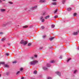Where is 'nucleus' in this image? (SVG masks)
Returning <instances> with one entry per match:
<instances>
[{
    "instance_id": "f257e3e1",
    "label": "nucleus",
    "mask_w": 79,
    "mask_h": 79,
    "mask_svg": "<svg viewBox=\"0 0 79 79\" xmlns=\"http://www.w3.org/2000/svg\"><path fill=\"white\" fill-rule=\"evenodd\" d=\"M20 44H23L24 45H26L27 44V41H25L24 40H22L20 42Z\"/></svg>"
},
{
    "instance_id": "f03ea898",
    "label": "nucleus",
    "mask_w": 79,
    "mask_h": 79,
    "mask_svg": "<svg viewBox=\"0 0 79 79\" xmlns=\"http://www.w3.org/2000/svg\"><path fill=\"white\" fill-rule=\"evenodd\" d=\"M38 63V61L37 60H34L30 62V64L34 65L37 64Z\"/></svg>"
},
{
    "instance_id": "7ed1b4c3",
    "label": "nucleus",
    "mask_w": 79,
    "mask_h": 79,
    "mask_svg": "<svg viewBox=\"0 0 79 79\" xmlns=\"http://www.w3.org/2000/svg\"><path fill=\"white\" fill-rule=\"evenodd\" d=\"M56 74H58V76H61L60 72H56Z\"/></svg>"
},
{
    "instance_id": "20e7f679",
    "label": "nucleus",
    "mask_w": 79,
    "mask_h": 79,
    "mask_svg": "<svg viewBox=\"0 0 79 79\" xmlns=\"http://www.w3.org/2000/svg\"><path fill=\"white\" fill-rule=\"evenodd\" d=\"M45 2V0H40V3H42V2Z\"/></svg>"
},
{
    "instance_id": "39448f33",
    "label": "nucleus",
    "mask_w": 79,
    "mask_h": 79,
    "mask_svg": "<svg viewBox=\"0 0 79 79\" xmlns=\"http://www.w3.org/2000/svg\"><path fill=\"white\" fill-rule=\"evenodd\" d=\"M4 66L5 68H9V65L8 64H6L4 65Z\"/></svg>"
},
{
    "instance_id": "423d86ee",
    "label": "nucleus",
    "mask_w": 79,
    "mask_h": 79,
    "mask_svg": "<svg viewBox=\"0 0 79 79\" xmlns=\"http://www.w3.org/2000/svg\"><path fill=\"white\" fill-rule=\"evenodd\" d=\"M37 6H35V7H32V10H34V9H35V8H37Z\"/></svg>"
},
{
    "instance_id": "0eeeda50",
    "label": "nucleus",
    "mask_w": 79,
    "mask_h": 79,
    "mask_svg": "<svg viewBox=\"0 0 79 79\" xmlns=\"http://www.w3.org/2000/svg\"><path fill=\"white\" fill-rule=\"evenodd\" d=\"M77 34H78V32H74L73 33V35H77Z\"/></svg>"
},
{
    "instance_id": "6e6552de",
    "label": "nucleus",
    "mask_w": 79,
    "mask_h": 79,
    "mask_svg": "<svg viewBox=\"0 0 79 79\" xmlns=\"http://www.w3.org/2000/svg\"><path fill=\"white\" fill-rule=\"evenodd\" d=\"M50 17V16L49 15H48L45 17V19H48V18H49Z\"/></svg>"
},
{
    "instance_id": "1a4fd4ad",
    "label": "nucleus",
    "mask_w": 79,
    "mask_h": 79,
    "mask_svg": "<svg viewBox=\"0 0 79 79\" xmlns=\"http://www.w3.org/2000/svg\"><path fill=\"white\" fill-rule=\"evenodd\" d=\"M55 63V61L53 60H51L50 61V63Z\"/></svg>"
},
{
    "instance_id": "9d476101",
    "label": "nucleus",
    "mask_w": 79,
    "mask_h": 79,
    "mask_svg": "<svg viewBox=\"0 0 79 79\" xmlns=\"http://www.w3.org/2000/svg\"><path fill=\"white\" fill-rule=\"evenodd\" d=\"M62 2V3L63 4H64V3H65V2H66V0H63Z\"/></svg>"
},
{
    "instance_id": "9b49d317",
    "label": "nucleus",
    "mask_w": 79,
    "mask_h": 79,
    "mask_svg": "<svg viewBox=\"0 0 79 79\" xmlns=\"http://www.w3.org/2000/svg\"><path fill=\"white\" fill-rule=\"evenodd\" d=\"M55 25H54V24H52L51 26V27L52 28H54L55 27Z\"/></svg>"
},
{
    "instance_id": "f8f14e48",
    "label": "nucleus",
    "mask_w": 79,
    "mask_h": 79,
    "mask_svg": "<svg viewBox=\"0 0 79 79\" xmlns=\"http://www.w3.org/2000/svg\"><path fill=\"white\" fill-rule=\"evenodd\" d=\"M52 5H56V2H53L52 3Z\"/></svg>"
},
{
    "instance_id": "ddd939ff",
    "label": "nucleus",
    "mask_w": 79,
    "mask_h": 79,
    "mask_svg": "<svg viewBox=\"0 0 79 79\" xmlns=\"http://www.w3.org/2000/svg\"><path fill=\"white\" fill-rule=\"evenodd\" d=\"M67 10H68V11H71V8H68L67 9Z\"/></svg>"
},
{
    "instance_id": "4468645a",
    "label": "nucleus",
    "mask_w": 79,
    "mask_h": 79,
    "mask_svg": "<svg viewBox=\"0 0 79 79\" xmlns=\"http://www.w3.org/2000/svg\"><path fill=\"white\" fill-rule=\"evenodd\" d=\"M53 39H54V37H52V38H50L49 40H53Z\"/></svg>"
},
{
    "instance_id": "2eb2a0df",
    "label": "nucleus",
    "mask_w": 79,
    "mask_h": 79,
    "mask_svg": "<svg viewBox=\"0 0 79 79\" xmlns=\"http://www.w3.org/2000/svg\"><path fill=\"white\" fill-rule=\"evenodd\" d=\"M43 69H44V70H46L47 69V68H46L45 67H44L43 68Z\"/></svg>"
},
{
    "instance_id": "dca6fc26",
    "label": "nucleus",
    "mask_w": 79,
    "mask_h": 79,
    "mask_svg": "<svg viewBox=\"0 0 79 79\" xmlns=\"http://www.w3.org/2000/svg\"><path fill=\"white\" fill-rule=\"evenodd\" d=\"M47 66L48 67H50V66H51V65H50V64H47Z\"/></svg>"
},
{
    "instance_id": "f3484780",
    "label": "nucleus",
    "mask_w": 79,
    "mask_h": 79,
    "mask_svg": "<svg viewBox=\"0 0 79 79\" xmlns=\"http://www.w3.org/2000/svg\"><path fill=\"white\" fill-rule=\"evenodd\" d=\"M1 11H5V9H2L1 10Z\"/></svg>"
},
{
    "instance_id": "a211bd4d",
    "label": "nucleus",
    "mask_w": 79,
    "mask_h": 79,
    "mask_svg": "<svg viewBox=\"0 0 79 79\" xmlns=\"http://www.w3.org/2000/svg\"><path fill=\"white\" fill-rule=\"evenodd\" d=\"M37 71L36 70L34 72V74H37Z\"/></svg>"
},
{
    "instance_id": "6ab92c4d",
    "label": "nucleus",
    "mask_w": 79,
    "mask_h": 79,
    "mask_svg": "<svg viewBox=\"0 0 79 79\" xmlns=\"http://www.w3.org/2000/svg\"><path fill=\"white\" fill-rule=\"evenodd\" d=\"M71 60V58H69V59H68V60H67V62H68L69 60Z\"/></svg>"
},
{
    "instance_id": "aec40b11",
    "label": "nucleus",
    "mask_w": 79,
    "mask_h": 79,
    "mask_svg": "<svg viewBox=\"0 0 79 79\" xmlns=\"http://www.w3.org/2000/svg\"><path fill=\"white\" fill-rule=\"evenodd\" d=\"M31 45H32V44H31V43H29L28 44V46H31Z\"/></svg>"
},
{
    "instance_id": "412c9836",
    "label": "nucleus",
    "mask_w": 79,
    "mask_h": 79,
    "mask_svg": "<svg viewBox=\"0 0 79 79\" xmlns=\"http://www.w3.org/2000/svg\"><path fill=\"white\" fill-rule=\"evenodd\" d=\"M0 64H5V62H1Z\"/></svg>"
},
{
    "instance_id": "4be33fe9",
    "label": "nucleus",
    "mask_w": 79,
    "mask_h": 79,
    "mask_svg": "<svg viewBox=\"0 0 79 79\" xmlns=\"http://www.w3.org/2000/svg\"><path fill=\"white\" fill-rule=\"evenodd\" d=\"M57 11H58V9H56V10L54 11V13H56L57 12Z\"/></svg>"
},
{
    "instance_id": "5701e85b",
    "label": "nucleus",
    "mask_w": 79,
    "mask_h": 79,
    "mask_svg": "<svg viewBox=\"0 0 79 79\" xmlns=\"http://www.w3.org/2000/svg\"><path fill=\"white\" fill-rule=\"evenodd\" d=\"M28 27V26H23V27L24 28H27V27Z\"/></svg>"
},
{
    "instance_id": "b1692460",
    "label": "nucleus",
    "mask_w": 79,
    "mask_h": 79,
    "mask_svg": "<svg viewBox=\"0 0 79 79\" xmlns=\"http://www.w3.org/2000/svg\"><path fill=\"white\" fill-rule=\"evenodd\" d=\"M17 63V61H15L12 62V63Z\"/></svg>"
},
{
    "instance_id": "393cba45",
    "label": "nucleus",
    "mask_w": 79,
    "mask_h": 79,
    "mask_svg": "<svg viewBox=\"0 0 79 79\" xmlns=\"http://www.w3.org/2000/svg\"><path fill=\"white\" fill-rule=\"evenodd\" d=\"M5 40V38H3L2 39V41H4V40Z\"/></svg>"
},
{
    "instance_id": "a878e982",
    "label": "nucleus",
    "mask_w": 79,
    "mask_h": 79,
    "mask_svg": "<svg viewBox=\"0 0 79 79\" xmlns=\"http://www.w3.org/2000/svg\"><path fill=\"white\" fill-rule=\"evenodd\" d=\"M76 15H77L76 13H74L73 14L74 16H76Z\"/></svg>"
},
{
    "instance_id": "bb28decb",
    "label": "nucleus",
    "mask_w": 79,
    "mask_h": 79,
    "mask_svg": "<svg viewBox=\"0 0 79 79\" xmlns=\"http://www.w3.org/2000/svg\"><path fill=\"white\" fill-rule=\"evenodd\" d=\"M58 15H55L54 16V18H58Z\"/></svg>"
},
{
    "instance_id": "cd10ccee",
    "label": "nucleus",
    "mask_w": 79,
    "mask_h": 79,
    "mask_svg": "<svg viewBox=\"0 0 79 79\" xmlns=\"http://www.w3.org/2000/svg\"><path fill=\"white\" fill-rule=\"evenodd\" d=\"M6 24L5 23L3 24L2 26H6Z\"/></svg>"
},
{
    "instance_id": "c85d7f7f",
    "label": "nucleus",
    "mask_w": 79,
    "mask_h": 79,
    "mask_svg": "<svg viewBox=\"0 0 79 79\" xmlns=\"http://www.w3.org/2000/svg\"><path fill=\"white\" fill-rule=\"evenodd\" d=\"M6 75H10V73L9 72H7L6 73Z\"/></svg>"
},
{
    "instance_id": "c756f323",
    "label": "nucleus",
    "mask_w": 79,
    "mask_h": 79,
    "mask_svg": "<svg viewBox=\"0 0 79 79\" xmlns=\"http://www.w3.org/2000/svg\"><path fill=\"white\" fill-rule=\"evenodd\" d=\"M9 3H10V4H13V3L12 2H9Z\"/></svg>"
},
{
    "instance_id": "7c9ffc66",
    "label": "nucleus",
    "mask_w": 79,
    "mask_h": 79,
    "mask_svg": "<svg viewBox=\"0 0 79 79\" xmlns=\"http://www.w3.org/2000/svg\"><path fill=\"white\" fill-rule=\"evenodd\" d=\"M44 21H45V20L44 19H42V22H44Z\"/></svg>"
},
{
    "instance_id": "2f4dec72",
    "label": "nucleus",
    "mask_w": 79,
    "mask_h": 79,
    "mask_svg": "<svg viewBox=\"0 0 79 79\" xmlns=\"http://www.w3.org/2000/svg\"><path fill=\"white\" fill-rule=\"evenodd\" d=\"M23 68H21L20 69V71H23Z\"/></svg>"
},
{
    "instance_id": "473e14b6",
    "label": "nucleus",
    "mask_w": 79,
    "mask_h": 79,
    "mask_svg": "<svg viewBox=\"0 0 79 79\" xmlns=\"http://www.w3.org/2000/svg\"><path fill=\"white\" fill-rule=\"evenodd\" d=\"M76 72H77V70H75L74 71V74H75V73H76Z\"/></svg>"
},
{
    "instance_id": "72a5a7b5",
    "label": "nucleus",
    "mask_w": 79,
    "mask_h": 79,
    "mask_svg": "<svg viewBox=\"0 0 79 79\" xmlns=\"http://www.w3.org/2000/svg\"><path fill=\"white\" fill-rule=\"evenodd\" d=\"M6 56H8L9 55V54L6 53Z\"/></svg>"
},
{
    "instance_id": "f704fd0d",
    "label": "nucleus",
    "mask_w": 79,
    "mask_h": 79,
    "mask_svg": "<svg viewBox=\"0 0 79 79\" xmlns=\"http://www.w3.org/2000/svg\"><path fill=\"white\" fill-rule=\"evenodd\" d=\"M20 73V71H18L16 73V74H19V73Z\"/></svg>"
},
{
    "instance_id": "c9c22d12",
    "label": "nucleus",
    "mask_w": 79,
    "mask_h": 79,
    "mask_svg": "<svg viewBox=\"0 0 79 79\" xmlns=\"http://www.w3.org/2000/svg\"><path fill=\"white\" fill-rule=\"evenodd\" d=\"M48 79H52V78L51 77H48Z\"/></svg>"
},
{
    "instance_id": "e433bc0d",
    "label": "nucleus",
    "mask_w": 79,
    "mask_h": 79,
    "mask_svg": "<svg viewBox=\"0 0 79 79\" xmlns=\"http://www.w3.org/2000/svg\"><path fill=\"white\" fill-rule=\"evenodd\" d=\"M45 15V12H44L43 14V15Z\"/></svg>"
},
{
    "instance_id": "4c0bfd02",
    "label": "nucleus",
    "mask_w": 79,
    "mask_h": 79,
    "mask_svg": "<svg viewBox=\"0 0 79 79\" xmlns=\"http://www.w3.org/2000/svg\"><path fill=\"white\" fill-rule=\"evenodd\" d=\"M45 37H46V35H44L43 36V38H45Z\"/></svg>"
},
{
    "instance_id": "58836bf2",
    "label": "nucleus",
    "mask_w": 79,
    "mask_h": 79,
    "mask_svg": "<svg viewBox=\"0 0 79 79\" xmlns=\"http://www.w3.org/2000/svg\"><path fill=\"white\" fill-rule=\"evenodd\" d=\"M41 28L43 29H44V27H42Z\"/></svg>"
},
{
    "instance_id": "ea45409f",
    "label": "nucleus",
    "mask_w": 79,
    "mask_h": 79,
    "mask_svg": "<svg viewBox=\"0 0 79 79\" xmlns=\"http://www.w3.org/2000/svg\"><path fill=\"white\" fill-rule=\"evenodd\" d=\"M34 56H35V57H37V55H34Z\"/></svg>"
},
{
    "instance_id": "a19ab883",
    "label": "nucleus",
    "mask_w": 79,
    "mask_h": 79,
    "mask_svg": "<svg viewBox=\"0 0 79 79\" xmlns=\"http://www.w3.org/2000/svg\"><path fill=\"white\" fill-rule=\"evenodd\" d=\"M3 34V32H0V34Z\"/></svg>"
},
{
    "instance_id": "79ce46f5",
    "label": "nucleus",
    "mask_w": 79,
    "mask_h": 79,
    "mask_svg": "<svg viewBox=\"0 0 79 79\" xmlns=\"http://www.w3.org/2000/svg\"><path fill=\"white\" fill-rule=\"evenodd\" d=\"M60 59H61V58H62V56H60Z\"/></svg>"
},
{
    "instance_id": "37998d69",
    "label": "nucleus",
    "mask_w": 79,
    "mask_h": 79,
    "mask_svg": "<svg viewBox=\"0 0 79 79\" xmlns=\"http://www.w3.org/2000/svg\"><path fill=\"white\" fill-rule=\"evenodd\" d=\"M42 18H43V17H42L40 18V19H42Z\"/></svg>"
},
{
    "instance_id": "c03bdc74",
    "label": "nucleus",
    "mask_w": 79,
    "mask_h": 79,
    "mask_svg": "<svg viewBox=\"0 0 79 79\" xmlns=\"http://www.w3.org/2000/svg\"><path fill=\"white\" fill-rule=\"evenodd\" d=\"M52 1H54V2H55L56 1V0H52Z\"/></svg>"
},
{
    "instance_id": "a18cd8bd",
    "label": "nucleus",
    "mask_w": 79,
    "mask_h": 79,
    "mask_svg": "<svg viewBox=\"0 0 79 79\" xmlns=\"http://www.w3.org/2000/svg\"><path fill=\"white\" fill-rule=\"evenodd\" d=\"M31 59H33L34 58V57L32 56L31 57Z\"/></svg>"
},
{
    "instance_id": "49530a36",
    "label": "nucleus",
    "mask_w": 79,
    "mask_h": 79,
    "mask_svg": "<svg viewBox=\"0 0 79 79\" xmlns=\"http://www.w3.org/2000/svg\"><path fill=\"white\" fill-rule=\"evenodd\" d=\"M21 79H24V77H22L21 78Z\"/></svg>"
},
{
    "instance_id": "de8ad7c7",
    "label": "nucleus",
    "mask_w": 79,
    "mask_h": 79,
    "mask_svg": "<svg viewBox=\"0 0 79 79\" xmlns=\"http://www.w3.org/2000/svg\"><path fill=\"white\" fill-rule=\"evenodd\" d=\"M77 49H78V50H79V47H78Z\"/></svg>"
},
{
    "instance_id": "09e8293b",
    "label": "nucleus",
    "mask_w": 79,
    "mask_h": 79,
    "mask_svg": "<svg viewBox=\"0 0 79 79\" xmlns=\"http://www.w3.org/2000/svg\"><path fill=\"white\" fill-rule=\"evenodd\" d=\"M0 3H2V1L0 0Z\"/></svg>"
},
{
    "instance_id": "8fccbe9b",
    "label": "nucleus",
    "mask_w": 79,
    "mask_h": 79,
    "mask_svg": "<svg viewBox=\"0 0 79 79\" xmlns=\"http://www.w3.org/2000/svg\"><path fill=\"white\" fill-rule=\"evenodd\" d=\"M42 48H43V47H41V48H40V49H42Z\"/></svg>"
},
{
    "instance_id": "3c124183",
    "label": "nucleus",
    "mask_w": 79,
    "mask_h": 79,
    "mask_svg": "<svg viewBox=\"0 0 79 79\" xmlns=\"http://www.w3.org/2000/svg\"><path fill=\"white\" fill-rule=\"evenodd\" d=\"M8 45H10V43L8 44Z\"/></svg>"
},
{
    "instance_id": "603ef678",
    "label": "nucleus",
    "mask_w": 79,
    "mask_h": 79,
    "mask_svg": "<svg viewBox=\"0 0 79 79\" xmlns=\"http://www.w3.org/2000/svg\"><path fill=\"white\" fill-rule=\"evenodd\" d=\"M31 79H35L34 78H31Z\"/></svg>"
},
{
    "instance_id": "864d4df0",
    "label": "nucleus",
    "mask_w": 79,
    "mask_h": 79,
    "mask_svg": "<svg viewBox=\"0 0 79 79\" xmlns=\"http://www.w3.org/2000/svg\"><path fill=\"white\" fill-rule=\"evenodd\" d=\"M1 65V64L0 63V66Z\"/></svg>"
},
{
    "instance_id": "5fc2aeb1",
    "label": "nucleus",
    "mask_w": 79,
    "mask_h": 79,
    "mask_svg": "<svg viewBox=\"0 0 79 79\" xmlns=\"http://www.w3.org/2000/svg\"><path fill=\"white\" fill-rule=\"evenodd\" d=\"M1 76V75L0 74V77Z\"/></svg>"
},
{
    "instance_id": "6e6d98bb",
    "label": "nucleus",
    "mask_w": 79,
    "mask_h": 79,
    "mask_svg": "<svg viewBox=\"0 0 79 79\" xmlns=\"http://www.w3.org/2000/svg\"><path fill=\"white\" fill-rule=\"evenodd\" d=\"M3 0L5 1V0Z\"/></svg>"
}]
</instances>
